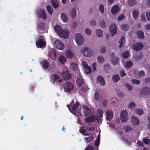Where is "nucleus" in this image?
Here are the masks:
<instances>
[{
	"label": "nucleus",
	"instance_id": "obj_1",
	"mask_svg": "<svg viewBox=\"0 0 150 150\" xmlns=\"http://www.w3.org/2000/svg\"><path fill=\"white\" fill-rule=\"evenodd\" d=\"M55 31L61 37L64 39H67L69 37V29L63 30L59 25H57L55 26Z\"/></svg>",
	"mask_w": 150,
	"mask_h": 150
},
{
	"label": "nucleus",
	"instance_id": "obj_2",
	"mask_svg": "<svg viewBox=\"0 0 150 150\" xmlns=\"http://www.w3.org/2000/svg\"><path fill=\"white\" fill-rule=\"evenodd\" d=\"M64 90L68 92H70L73 91L74 87L73 84L70 82L65 83L63 85Z\"/></svg>",
	"mask_w": 150,
	"mask_h": 150
},
{
	"label": "nucleus",
	"instance_id": "obj_3",
	"mask_svg": "<svg viewBox=\"0 0 150 150\" xmlns=\"http://www.w3.org/2000/svg\"><path fill=\"white\" fill-rule=\"evenodd\" d=\"M75 40L79 45H81L84 42L83 36L80 33H77L75 35Z\"/></svg>",
	"mask_w": 150,
	"mask_h": 150
},
{
	"label": "nucleus",
	"instance_id": "obj_4",
	"mask_svg": "<svg viewBox=\"0 0 150 150\" xmlns=\"http://www.w3.org/2000/svg\"><path fill=\"white\" fill-rule=\"evenodd\" d=\"M46 45V43L45 39H38L36 42V46L38 48H45Z\"/></svg>",
	"mask_w": 150,
	"mask_h": 150
},
{
	"label": "nucleus",
	"instance_id": "obj_5",
	"mask_svg": "<svg viewBox=\"0 0 150 150\" xmlns=\"http://www.w3.org/2000/svg\"><path fill=\"white\" fill-rule=\"evenodd\" d=\"M120 118L121 121L122 122H126L128 119V113L127 110H123L121 112Z\"/></svg>",
	"mask_w": 150,
	"mask_h": 150
},
{
	"label": "nucleus",
	"instance_id": "obj_6",
	"mask_svg": "<svg viewBox=\"0 0 150 150\" xmlns=\"http://www.w3.org/2000/svg\"><path fill=\"white\" fill-rule=\"evenodd\" d=\"M83 50V54L84 56L91 57L93 55V51L90 48L86 47L84 48Z\"/></svg>",
	"mask_w": 150,
	"mask_h": 150
},
{
	"label": "nucleus",
	"instance_id": "obj_7",
	"mask_svg": "<svg viewBox=\"0 0 150 150\" xmlns=\"http://www.w3.org/2000/svg\"><path fill=\"white\" fill-rule=\"evenodd\" d=\"M54 45L59 50H62L64 49V46L62 42L60 40H56L54 42Z\"/></svg>",
	"mask_w": 150,
	"mask_h": 150
},
{
	"label": "nucleus",
	"instance_id": "obj_8",
	"mask_svg": "<svg viewBox=\"0 0 150 150\" xmlns=\"http://www.w3.org/2000/svg\"><path fill=\"white\" fill-rule=\"evenodd\" d=\"M85 120L87 122H92L95 120H99L98 117L96 115H92L87 117L85 119Z\"/></svg>",
	"mask_w": 150,
	"mask_h": 150
},
{
	"label": "nucleus",
	"instance_id": "obj_9",
	"mask_svg": "<svg viewBox=\"0 0 150 150\" xmlns=\"http://www.w3.org/2000/svg\"><path fill=\"white\" fill-rule=\"evenodd\" d=\"M144 47L143 44L140 42L136 43L133 45V49L137 51L142 50Z\"/></svg>",
	"mask_w": 150,
	"mask_h": 150
},
{
	"label": "nucleus",
	"instance_id": "obj_10",
	"mask_svg": "<svg viewBox=\"0 0 150 150\" xmlns=\"http://www.w3.org/2000/svg\"><path fill=\"white\" fill-rule=\"evenodd\" d=\"M109 30L112 36H113L116 34L117 29L115 24H112L110 26Z\"/></svg>",
	"mask_w": 150,
	"mask_h": 150
},
{
	"label": "nucleus",
	"instance_id": "obj_11",
	"mask_svg": "<svg viewBox=\"0 0 150 150\" xmlns=\"http://www.w3.org/2000/svg\"><path fill=\"white\" fill-rule=\"evenodd\" d=\"M83 112L85 116L90 115L91 113V110L88 108L87 106H84L82 107Z\"/></svg>",
	"mask_w": 150,
	"mask_h": 150
},
{
	"label": "nucleus",
	"instance_id": "obj_12",
	"mask_svg": "<svg viewBox=\"0 0 150 150\" xmlns=\"http://www.w3.org/2000/svg\"><path fill=\"white\" fill-rule=\"evenodd\" d=\"M110 58L111 62L114 65L116 64L118 62V59L117 57H115V54L114 52L111 53Z\"/></svg>",
	"mask_w": 150,
	"mask_h": 150
},
{
	"label": "nucleus",
	"instance_id": "obj_13",
	"mask_svg": "<svg viewBox=\"0 0 150 150\" xmlns=\"http://www.w3.org/2000/svg\"><path fill=\"white\" fill-rule=\"evenodd\" d=\"M120 10V7L117 5H115L112 7L111 9L112 13L114 14H116Z\"/></svg>",
	"mask_w": 150,
	"mask_h": 150
},
{
	"label": "nucleus",
	"instance_id": "obj_14",
	"mask_svg": "<svg viewBox=\"0 0 150 150\" xmlns=\"http://www.w3.org/2000/svg\"><path fill=\"white\" fill-rule=\"evenodd\" d=\"M106 119L107 120L110 121L113 117V112L112 110H109L106 112Z\"/></svg>",
	"mask_w": 150,
	"mask_h": 150
},
{
	"label": "nucleus",
	"instance_id": "obj_15",
	"mask_svg": "<svg viewBox=\"0 0 150 150\" xmlns=\"http://www.w3.org/2000/svg\"><path fill=\"white\" fill-rule=\"evenodd\" d=\"M150 93V90L149 88L145 87L141 91V94H143L144 96H147L149 95Z\"/></svg>",
	"mask_w": 150,
	"mask_h": 150
},
{
	"label": "nucleus",
	"instance_id": "obj_16",
	"mask_svg": "<svg viewBox=\"0 0 150 150\" xmlns=\"http://www.w3.org/2000/svg\"><path fill=\"white\" fill-rule=\"evenodd\" d=\"M136 34L138 38L140 39H143L144 38V34L142 30H138L137 31Z\"/></svg>",
	"mask_w": 150,
	"mask_h": 150
},
{
	"label": "nucleus",
	"instance_id": "obj_17",
	"mask_svg": "<svg viewBox=\"0 0 150 150\" xmlns=\"http://www.w3.org/2000/svg\"><path fill=\"white\" fill-rule=\"evenodd\" d=\"M131 121L133 125H137L139 124V121L138 119L134 116L131 117Z\"/></svg>",
	"mask_w": 150,
	"mask_h": 150
},
{
	"label": "nucleus",
	"instance_id": "obj_18",
	"mask_svg": "<svg viewBox=\"0 0 150 150\" xmlns=\"http://www.w3.org/2000/svg\"><path fill=\"white\" fill-rule=\"evenodd\" d=\"M97 80L101 85L104 86L105 85L104 79L102 76H98L97 77Z\"/></svg>",
	"mask_w": 150,
	"mask_h": 150
},
{
	"label": "nucleus",
	"instance_id": "obj_19",
	"mask_svg": "<svg viewBox=\"0 0 150 150\" xmlns=\"http://www.w3.org/2000/svg\"><path fill=\"white\" fill-rule=\"evenodd\" d=\"M42 68L44 69H47L49 66V63L46 60H45L41 62Z\"/></svg>",
	"mask_w": 150,
	"mask_h": 150
},
{
	"label": "nucleus",
	"instance_id": "obj_20",
	"mask_svg": "<svg viewBox=\"0 0 150 150\" xmlns=\"http://www.w3.org/2000/svg\"><path fill=\"white\" fill-rule=\"evenodd\" d=\"M65 55L68 58H71L73 56V54L70 50H68L65 52Z\"/></svg>",
	"mask_w": 150,
	"mask_h": 150
},
{
	"label": "nucleus",
	"instance_id": "obj_21",
	"mask_svg": "<svg viewBox=\"0 0 150 150\" xmlns=\"http://www.w3.org/2000/svg\"><path fill=\"white\" fill-rule=\"evenodd\" d=\"M76 82L77 85L79 87L81 86L84 83V81L83 79L81 77L77 78L76 80Z\"/></svg>",
	"mask_w": 150,
	"mask_h": 150
},
{
	"label": "nucleus",
	"instance_id": "obj_22",
	"mask_svg": "<svg viewBox=\"0 0 150 150\" xmlns=\"http://www.w3.org/2000/svg\"><path fill=\"white\" fill-rule=\"evenodd\" d=\"M70 67L74 71H76L78 69L77 64L74 62H72L71 63Z\"/></svg>",
	"mask_w": 150,
	"mask_h": 150
},
{
	"label": "nucleus",
	"instance_id": "obj_23",
	"mask_svg": "<svg viewBox=\"0 0 150 150\" xmlns=\"http://www.w3.org/2000/svg\"><path fill=\"white\" fill-rule=\"evenodd\" d=\"M61 18L64 22H67L68 20V17L64 13H62L61 14Z\"/></svg>",
	"mask_w": 150,
	"mask_h": 150
},
{
	"label": "nucleus",
	"instance_id": "obj_24",
	"mask_svg": "<svg viewBox=\"0 0 150 150\" xmlns=\"http://www.w3.org/2000/svg\"><path fill=\"white\" fill-rule=\"evenodd\" d=\"M70 15L72 18H74L76 16V11L75 8H72L70 12Z\"/></svg>",
	"mask_w": 150,
	"mask_h": 150
},
{
	"label": "nucleus",
	"instance_id": "obj_25",
	"mask_svg": "<svg viewBox=\"0 0 150 150\" xmlns=\"http://www.w3.org/2000/svg\"><path fill=\"white\" fill-rule=\"evenodd\" d=\"M132 16L134 19H137L138 18L139 13L137 10H134L132 12Z\"/></svg>",
	"mask_w": 150,
	"mask_h": 150
},
{
	"label": "nucleus",
	"instance_id": "obj_26",
	"mask_svg": "<svg viewBox=\"0 0 150 150\" xmlns=\"http://www.w3.org/2000/svg\"><path fill=\"white\" fill-rule=\"evenodd\" d=\"M61 74L62 75H71L68 68L66 67L64 69Z\"/></svg>",
	"mask_w": 150,
	"mask_h": 150
},
{
	"label": "nucleus",
	"instance_id": "obj_27",
	"mask_svg": "<svg viewBox=\"0 0 150 150\" xmlns=\"http://www.w3.org/2000/svg\"><path fill=\"white\" fill-rule=\"evenodd\" d=\"M132 62L130 60L127 61L125 63V67L127 68H130L133 65Z\"/></svg>",
	"mask_w": 150,
	"mask_h": 150
},
{
	"label": "nucleus",
	"instance_id": "obj_28",
	"mask_svg": "<svg viewBox=\"0 0 150 150\" xmlns=\"http://www.w3.org/2000/svg\"><path fill=\"white\" fill-rule=\"evenodd\" d=\"M85 72L86 74H90L92 71L91 67L90 66H88L83 69Z\"/></svg>",
	"mask_w": 150,
	"mask_h": 150
},
{
	"label": "nucleus",
	"instance_id": "obj_29",
	"mask_svg": "<svg viewBox=\"0 0 150 150\" xmlns=\"http://www.w3.org/2000/svg\"><path fill=\"white\" fill-rule=\"evenodd\" d=\"M135 112L139 115H142L144 112L143 110L142 109L137 108L135 110Z\"/></svg>",
	"mask_w": 150,
	"mask_h": 150
},
{
	"label": "nucleus",
	"instance_id": "obj_30",
	"mask_svg": "<svg viewBox=\"0 0 150 150\" xmlns=\"http://www.w3.org/2000/svg\"><path fill=\"white\" fill-rule=\"evenodd\" d=\"M125 42V38L123 37L119 41L120 45L118 46L120 48H121L122 47H123V44Z\"/></svg>",
	"mask_w": 150,
	"mask_h": 150
},
{
	"label": "nucleus",
	"instance_id": "obj_31",
	"mask_svg": "<svg viewBox=\"0 0 150 150\" xmlns=\"http://www.w3.org/2000/svg\"><path fill=\"white\" fill-rule=\"evenodd\" d=\"M52 6L55 8H57L59 6L58 3L57 1L56 0H52Z\"/></svg>",
	"mask_w": 150,
	"mask_h": 150
},
{
	"label": "nucleus",
	"instance_id": "obj_32",
	"mask_svg": "<svg viewBox=\"0 0 150 150\" xmlns=\"http://www.w3.org/2000/svg\"><path fill=\"white\" fill-rule=\"evenodd\" d=\"M136 4L135 0H129L127 4L128 5L130 6H135Z\"/></svg>",
	"mask_w": 150,
	"mask_h": 150
},
{
	"label": "nucleus",
	"instance_id": "obj_33",
	"mask_svg": "<svg viewBox=\"0 0 150 150\" xmlns=\"http://www.w3.org/2000/svg\"><path fill=\"white\" fill-rule=\"evenodd\" d=\"M97 35L98 37H101L103 35V31L100 29H98L96 30Z\"/></svg>",
	"mask_w": 150,
	"mask_h": 150
},
{
	"label": "nucleus",
	"instance_id": "obj_34",
	"mask_svg": "<svg viewBox=\"0 0 150 150\" xmlns=\"http://www.w3.org/2000/svg\"><path fill=\"white\" fill-rule=\"evenodd\" d=\"M47 9L50 15H52L53 12V8L50 5H47Z\"/></svg>",
	"mask_w": 150,
	"mask_h": 150
},
{
	"label": "nucleus",
	"instance_id": "obj_35",
	"mask_svg": "<svg viewBox=\"0 0 150 150\" xmlns=\"http://www.w3.org/2000/svg\"><path fill=\"white\" fill-rule=\"evenodd\" d=\"M79 105V104L78 102H77L76 103L74 104L72 107V109L73 111H76L77 108Z\"/></svg>",
	"mask_w": 150,
	"mask_h": 150
},
{
	"label": "nucleus",
	"instance_id": "obj_36",
	"mask_svg": "<svg viewBox=\"0 0 150 150\" xmlns=\"http://www.w3.org/2000/svg\"><path fill=\"white\" fill-rule=\"evenodd\" d=\"M119 76H113L112 80L115 83L117 82L120 79Z\"/></svg>",
	"mask_w": 150,
	"mask_h": 150
},
{
	"label": "nucleus",
	"instance_id": "obj_37",
	"mask_svg": "<svg viewBox=\"0 0 150 150\" xmlns=\"http://www.w3.org/2000/svg\"><path fill=\"white\" fill-rule=\"evenodd\" d=\"M95 99L98 102L100 100V96L99 93L97 91L95 92L94 94Z\"/></svg>",
	"mask_w": 150,
	"mask_h": 150
},
{
	"label": "nucleus",
	"instance_id": "obj_38",
	"mask_svg": "<svg viewBox=\"0 0 150 150\" xmlns=\"http://www.w3.org/2000/svg\"><path fill=\"white\" fill-rule=\"evenodd\" d=\"M43 19L46 20L47 18V16L45 11L42 10V12L41 14V17Z\"/></svg>",
	"mask_w": 150,
	"mask_h": 150
},
{
	"label": "nucleus",
	"instance_id": "obj_39",
	"mask_svg": "<svg viewBox=\"0 0 150 150\" xmlns=\"http://www.w3.org/2000/svg\"><path fill=\"white\" fill-rule=\"evenodd\" d=\"M121 27L123 31L127 30L129 28V26L128 25L124 24H123L122 25Z\"/></svg>",
	"mask_w": 150,
	"mask_h": 150
},
{
	"label": "nucleus",
	"instance_id": "obj_40",
	"mask_svg": "<svg viewBox=\"0 0 150 150\" xmlns=\"http://www.w3.org/2000/svg\"><path fill=\"white\" fill-rule=\"evenodd\" d=\"M136 104L134 103H130L128 105V108L133 110L136 107Z\"/></svg>",
	"mask_w": 150,
	"mask_h": 150
},
{
	"label": "nucleus",
	"instance_id": "obj_41",
	"mask_svg": "<svg viewBox=\"0 0 150 150\" xmlns=\"http://www.w3.org/2000/svg\"><path fill=\"white\" fill-rule=\"evenodd\" d=\"M97 60L99 63H102L105 61V59L102 57L99 56L97 58Z\"/></svg>",
	"mask_w": 150,
	"mask_h": 150
},
{
	"label": "nucleus",
	"instance_id": "obj_42",
	"mask_svg": "<svg viewBox=\"0 0 150 150\" xmlns=\"http://www.w3.org/2000/svg\"><path fill=\"white\" fill-rule=\"evenodd\" d=\"M93 136H90L89 137H85V139L86 141V143H89L90 142H91L93 140Z\"/></svg>",
	"mask_w": 150,
	"mask_h": 150
},
{
	"label": "nucleus",
	"instance_id": "obj_43",
	"mask_svg": "<svg viewBox=\"0 0 150 150\" xmlns=\"http://www.w3.org/2000/svg\"><path fill=\"white\" fill-rule=\"evenodd\" d=\"M59 60L62 64H64L65 61V58L62 55H61L59 57Z\"/></svg>",
	"mask_w": 150,
	"mask_h": 150
},
{
	"label": "nucleus",
	"instance_id": "obj_44",
	"mask_svg": "<svg viewBox=\"0 0 150 150\" xmlns=\"http://www.w3.org/2000/svg\"><path fill=\"white\" fill-rule=\"evenodd\" d=\"M143 57V55L142 53H140L139 55L135 57V59L136 61H139L142 59Z\"/></svg>",
	"mask_w": 150,
	"mask_h": 150
},
{
	"label": "nucleus",
	"instance_id": "obj_45",
	"mask_svg": "<svg viewBox=\"0 0 150 150\" xmlns=\"http://www.w3.org/2000/svg\"><path fill=\"white\" fill-rule=\"evenodd\" d=\"M54 77H51V81L52 82L53 84H54L55 81L59 78V76H54Z\"/></svg>",
	"mask_w": 150,
	"mask_h": 150
},
{
	"label": "nucleus",
	"instance_id": "obj_46",
	"mask_svg": "<svg viewBox=\"0 0 150 150\" xmlns=\"http://www.w3.org/2000/svg\"><path fill=\"white\" fill-rule=\"evenodd\" d=\"M94 148L92 144L88 145L84 150H94Z\"/></svg>",
	"mask_w": 150,
	"mask_h": 150
},
{
	"label": "nucleus",
	"instance_id": "obj_47",
	"mask_svg": "<svg viewBox=\"0 0 150 150\" xmlns=\"http://www.w3.org/2000/svg\"><path fill=\"white\" fill-rule=\"evenodd\" d=\"M42 12V10L41 9L37 10L36 11V13L38 17L40 18L41 17V14Z\"/></svg>",
	"mask_w": 150,
	"mask_h": 150
},
{
	"label": "nucleus",
	"instance_id": "obj_48",
	"mask_svg": "<svg viewBox=\"0 0 150 150\" xmlns=\"http://www.w3.org/2000/svg\"><path fill=\"white\" fill-rule=\"evenodd\" d=\"M131 81L134 84L138 85L140 83V82L139 81L134 79H132Z\"/></svg>",
	"mask_w": 150,
	"mask_h": 150
},
{
	"label": "nucleus",
	"instance_id": "obj_49",
	"mask_svg": "<svg viewBox=\"0 0 150 150\" xmlns=\"http://www.w3.org/2000/svg\"><path fill=\"white\" fill-rule=\"evenodd\" d=\"M132 129V128L129 126H127L125 128V131L126 132H131Z\"/></svg>",
	"mask_w": 150,
	"mask_h": 150
},
{
	"label": "nucleus",
	"instance_id": "obj_50",
	"mask_svg": "<svg viewBox=\"0 0 150 150\" xmlns=\"http://www.w3.org/2000/svg\"><path fill=\"white\" fill-rule=\"evenodd\" d=\"M126 87L128 89L129 91H131L133 89V87L131 85L128 83H126L125 85Z\"/></svg>",
	"mask_w": 150,
	"mask_h": 150
},
{
	"label": "nucleus",
	"instance_id": "obj_51",
	"mask_svg": "<svg viewBox=\"0 0 150 150\" xmlns=\"http://www.w3.org/2000/svg\"><path fill=\"white\" fill-rule=\"evenodd\" d=\"M129 53L128 52L125 51L123 53L122 56L124 58H127L128 57Z\"/></svg>",
	"mask_w": 150,
	"mask_h": 150
},
{
	"label": "nucleus",
	"instance_id": "obj_52",
	"mask_svg": "<svg viewBox=\"0 0 150 150\" xmlns=\"http://www.w3.org/2000/svg\"><path fill=\"white\" fill-rule=\"evenodd\" d=\"M99 9L100 11L102 13H104V6L102 4H100L99 6Z\"/></svg>",
	"mask_w": 150,
	"mask_h": 150
},
{
	"label": "nucleus",
	"instance_id": "obj_53",
	"mask_svg": "<svg viewBox=\"0 0 150 150\" xmlns=\"http://www.w3.org/2000/svg\"><path fill=\"white\" fill-rule=\"evenodd\" d=\"M100 25L102 28L105 27L106 25L105 22L103 20H101L99 22Z\"/></svg>",
	"mask_w": 150,
	"mask_h": 150
},
{
	"label": "nucleus",
	"instance_id": "obj_54",
	"mask_svg": "<svg viewBox=\"0 0 150 150\" xmlns=\"http://www.w3.org/2000/svg\"><path fill=\"white\" fill-rule=\"evenodd\" d=\"M80 132L82 133L83 135H88L86 134H85L86 133V130L84 129L83 128H80L79 130Z\"/></svg>",
	"mask_w": 150,
	"mask_h": 150
},
{
	"label": "nucleus",
	"instance_id": "obj_55",
	"mask_svg": "<svg viewBox=\"0 0 150 150\" xmlns=\"http://www.w3.org/2000/svg\"><path fill=\"white\" fill-rule=\"evenodd\" d=\"M97 113L99 115L100 117H102L103 114V111L102 110H99L97 112Z\"/></svg>",
	"mask_w": 150,
	"mask_h": 150
},
{
	"label": "nucleus",
	"instance_id": "obj_56",
	"mask_svg": "<svg viewBox=\"0 0 150 150\" xmlns=\"http://www.w3.org/2000/svg\"><path fill=\"white\" fill-rule=\"evenodd\" d=\"M71 78V76H63V79L66 81L69 80Z\"/></svg>",
	"mask_w": 150,
	"mask_h": 150
},
{
	"label": "nucleus",
	"instance_id": "obj_57",
	"mask_svg": "<svg viewBox=\"0 0 150 150\" xmlns=\"http://www.w3.org/2000/svg\"><path fill=\"white\" fill-rule=\"evenodd\" d=\"M143 142L145 144H148L150 143V140L148 138H145L144 139Z\"/></svg>",
	"mask_w": 150,
	"mask_h": 150
},
{
	"label": "nucleus",
	"instance_id": "obj_58",
	"mask_svg": "<svg viewBox=\"0 0 150 150\" xmlns=\"http://www.w3.org/2000/svg\"><path fill=\"white\" fill-rule=\"evenodd\" d=\"M100 143V137H98L97 138V140L96 141V142L95 143V144L96 146H98Z\"/></svg>",
	"mask_w": 150,
	"mask_h": 150
},
{
	"label": "nucleus",
	"instance_id": "obj_59",
	"mask_svg": "<svg viewBox=\"0 0 150 150\" xmlns=\"http://www.w3.org/2000/svg\"><path fill=\"white\" fill-rule=\"evenodd\" d=\"M86 33L88 35H91V30L89 28H87L86 30Z\"/></svg>",
	"mask_w": 150,
	"mask_h": 150
},
{
	"label": "nucleus",
	"instance_id": "obj_60",
	"mask_svg": "<svg viewBox=\"0 0 150 150\" xmlns=\"http://www.w3.org/2000/svg\"><path fill=\"white\" fill-rule=\"evenodd\" d=\"M93 70L94 72L96 70V64L95 62L92 65Z\"/></svg>",
	"mask_w": 150,
	"mask_h": 150
},
{
	"label": "nucleus",
	"instance_id": "obj_61",
	"mask_svg": "<svg viewBox=\"0 0 150 150\" xmlns=\"http://www.w3.org/2000/svg\"><path fill=\"white\" fill-rule=\"evenodd\" d=\"M82 64L83 66V69L88 66L87 62L83 61L82 62Z\"/></svg>",
	"mask_w": 150,
	"mask_h": 150
},
{
	"label": "nucleus",
	"instance_id": "obj_62",
	"mask_svg": "<svg viewBox=\"0 0 150 150\" xmlns=\"http://www.w3.org/2000/svg\"><path fill=\"white\" fill-rule=\"evenodd\" d=\"M117 95L120 97H123L124 96V95L123 94V93H121L119 90H117Z\"/></svg>",
	"mask_w": 150,
	"mask_h": 150
},
{
	"label": "nucleus",
	"instance_id": "obj_63",
	"mask_svg": "<svg viewBox=\"0 0 150 150\" xmlns=\"http://www.w3.org/2000/svg\"><path fill=\"white\" fill-rule=\"evenodd\" d=\"M124 17V16L123 14H121L117 18V20L118 21L121 20Z\"/></svg>",
	"mask_w": 150,
	"mask_h": 150
},
{
	"label": "nucleus",
	"instance_id": "obj_64",
	"mask_svg": "<svg viewBox=\"0 0 150 150\" xmlns=\"http://www.w3.org/2000/svg\"><path fill=\"white\" fill-rule=\"evenodd\" d=\"M145 28L146 30H150V24H148L145 25Z\"/></svg>",
	"mask_w": 150,
	"mask_h": 150
}]
</instances>
